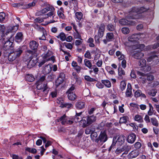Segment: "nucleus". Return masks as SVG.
<instances>
[{
  "instance_id": "23",
  "label": "nucleus",
  "mask_w": 159,
  "mask_h": 159,
  "mask_svg": "<svg viewBox=\"0 0 159 159\" xmlns=\"http://www.w3.org/2000/svg\"><path fill=\"white\" fill-rule=\"evenodd\" d=\"M120 61L122 60L121 62V65L122 67L125 68L126 67V61L124 59V56L123 54H121L120 53Z\"/></svg>"
},
{
  "instance_id": "34",
  "label": "nucleus",
  "mask_w": 159,
  "mask_h": 159,
  "mask_svg": "<svg viewBox=\"0 0 159 159\" xmlns=\"http://www.w3.org/2000/svg\"><path fill=\"white\" fill-rule=\"evenodd\" d=\"M58 39H60L61 40L65 41L66 39L65 34L63 32H61L58 36H57Z\"/></svg>"
},
{
  "instance_id": "26",
  "label": "nucleus",
  "mask_w": 159,
  "mask_h": 159,
  "mask_svg": "<svg viewBox=\"0 0 159 159\" xmlns=\"http://www.w3.org/2000/svg\"><path fill=\"white\" fill-rule=\"evenodd\" d=\"M82 113V112L78 113L76 112L75 117L74 118L73 117V121L74 120L75 122H78L79 121V120L82 118V117L81 116V115Z\"/></svg>"
},
{
  "instance_id": "61",
  "label": "nucleus",
  "mask_w": 159,
  "mask_h": 159,
  "mask_svg": "<svg viewBox=\"0 0 159 159\" xmlns=\"http://www.w3.org/2000/svg\"><path fill=\"white\" fill-rule=\"evenodd\" d=\"M143 68V70L144 71H150L151 70V67L150 66L148 65H145Z\"/></svg>"
},
{
  "instance_id": "56",
  "label": "nucleus",
  "mask_w": 159,
  "mask_h": 159,
  "mask_svg": "<svg viewBox=\"0 0 159 159\" xmlns=\"http://www.w3.org/2000/svg\"><path fill=\"white\" fill-rule=\"evenodd\" d=\"M107 28L109 31H112L115 29V26L111 24H109L107 25Z\"/></svg>"
},
{
  "instance_id": "31",
  "label": "nucleus",
  "mask_w": 159,
  "mask_h": 159,
  "mask_svg": "<svg viewBox=\"0 0 159 159\" xmlns=\"http://www.w3.org/2000/svg\"><path fill=\"white\" fill-rule=\"evenodd\" d=\"M102 82L107 88H109L111 86V82L108 80H102Z\"/></svg>"
},
{
  "instance_id": "62",
  "label": "nucleus",
  "mask_w": 159,
  "mask_h": 159,
  "mask_svg": "<svg viewBox=\"0 0 159 159\" xmlns=\"http://www.w3.org/2000/svg\"><path fill=\"white\" fill-rule=\"evenodd\" d=\"M5 30V27L3 25L0 24V33L1 32V34L3 35V34L4 30Z\"/></svg>"
},
{
  "instance_id": "18",
  "label": "nucleus",
  "mask_w": 159,
  "mask_h": 159,
  "mask_svg": "<svg viewBox=\"0 0 159 159\" xmlns=\"http://www.w3.org/2000/svg\"><path fill=\"white\" fill-rule=\"evenodd\" d=\"M71 66L78 73H79L81 69V67L78 65L77 63L75 61H73L71 63Z\"/></svg>"
},
{
  "instance_id": "41",
  "label": "nucleus",
  "mask_w": 159,
  "mask_h": 159,
  "mask_svg": "<svg viewBox=\"0 0 159 159\" xmlns=\"http://www.w3.org/2000/svg\"><path fill=\"white\" fill-rule=\"evenodd\" d=\"M43 21V17H39L34 20V24L33 25V26L34 24H36V23H40Z\"/></svg>"
},
{
  "instance_id": "8",
  "label": "nucleus",
  "mask_w": 159,
  "mask_h": 159,
  "mask_svg": "<svg viewBox=\"0 0 159 159\" xmlns=\"http://www.w3.org/2000/svg\"><path fill=\"white\" fill-rule=\"evenodd\" d=\"M104 30L105 25L103 24H101L99 27L98 35H95L94 37L96 42L99 43V39L103 36Z\"/></svg>"
},
{
  "instance_id": "30",
  "label": "nucleus",
  "mask_w": 159,
  "mask_h": 159,
  "mask_svg": "<svg viewBox=\"0 0 159 159\" xmlns=\"http://www.w3.org/2000/svg\"><path fill=\"white\" fill-rule=\"evenodd\" d=\"M134 120L135 121L139 123L142 122L143 121L142 117L139 114H137L135 116Z\"/></svg>"
},
{
  "instance_id": "46",
  "label": "nucleus",
  "mask_w": 159,
  "mask_h": 159,
  "mask_svg": "<svg viewBox=\"0 0 159 159\" xmlns=\"http://www.w3.org/2000/svg\"><path fill=\"white\" fill-rule=\"evenodd\" d=\"M157 57V55L154 53H152L150 56L148 57L147 60L148 61L150 62L154 58Z\"/></svg>"
},
{
  "instance_id": "22",
  "label": "nucleus",
  "mask_w": 159,
  "mask_h": 159,
  "mask_svg": "<svg viewBox=\"0 0 159 159\" xmlns=\"http://www.w3.org/2000/svg\"><path fill=\"white\" fill-rule=\"evenodd\" d=\"M51 66V65L48 64L44 67L43 72L44 74H47L50 73L52 70Z\"/></svg>"
},
{
  "instance_id": "15",
  "label": "nucleus",
  "mask_w": 159,
  "mask_h": 159,
  "mask_svg": "<svg viewBox=\"0 0 159 159\" xmlns=\"http://www.w3.org/2000/svg\"><path fill=\"white\" fill-rule=\"evenodd\" d=\"M136 139V136L135 134L132 133L129 135L127 139V142L130 143H133L135 141Z\"/></svg>"
},
{
  "instance_id": "44",
  "label": "nucleus",
  "mask_w": 159,
  "mask_h": 159,
  "mask_svg": "<svg viewBox=\"0 0 159 159\" xmlns=\"http://www.w3.org/2000/svg\"><path fill=\"white\" fill-rule=\"evenodd\" d=\"M124 151H125V152L123 153V155L124 154H126L128 153L129 150L127 149V146L126 145H125V146H123L121 148V149L120 150V152H122Z\"/></svg>"
},
{
  "instance_id": "2",
  "label": "nucleus",
  "mask_w": 159,
  "mask_h": 159,
  "mask_svg": "<svg viewBox=\"0 0 159 159\" xmlns=\"http://www.w3.org/2000/svg\"><path fill=\"white\" fill-rule=\"evenodd\" d=\"M148 9L144 7L140 8L133 7L131 8L129 12L128 18L129 19H136L141 18L140 14L148 11Z\"/></svg>"
},
{
  "instance_id": "52",
  "label": "nucleus",
  "mask_w": 159,
  "mask_h": 159,
  "mask_svg": "<svg viewBox=\"0 0 159 159\" xmlns=\"http://www.w3.org/2000/svg\"><path fill=\"white\" fill-rule=\"evenodd\" d=\"M87 124L86 121L85 120H81L80 121V125L81 126L84 127L87 126Z\"/></svg>"
},
{
  "instance_id": "1",
  "label": "nucleus",
  "mask_w": 159,
  "mask_h": 159,
  "mask_svg": "<svg viewBox=\"0 0 159 159\" xmlns=\"http://www.w3.org/2000/svg\"><path fill=\"white\" fill-rule=\"evenodd\" d=\"M18 27L19 25H16L9 27L7 29L6 33L3 35V37L6 38L8 39L4 44L3 49L4 50L7 51L13 50V43L10 41L9 39H12V37L17 30Z\"/></svg>"
},
{
  "instance_id": "48",
  "label": "nucleus",
  "mask_w": 159,
  "mask_h": 159,
  "mask_svg": "<svg viewBox=\"0 0 159 159\" xmlns=\"http://www.w3.org/2000/svg\"><path fill=\"white\" fill-rule=\"evenodd\" d=\"M150 108L148 111V114L150 116L152 115L154 113L153 108L151 104H149Z\"/></svg>"
},
{
  "instance_id": "28",
  "label": "nucleus",
  "mask_w": 159,
  "mask_h": 159,
  "mask_svg": "<svg viewBox=\"0 0 159 159\" xmlns=\"http://www.w3.org/2000/svg\"><path fill=\"white\" fill-rule=\"evenodd\" d=\"M83 15L81 12H76L75 13V18L79 20H81L83 19Z\"/></svg>"
},
{
  "instance_id": "13",
  "label": "nucleus",
  "mask_w": 159,
  "mask_h": 159,
  "mask_svg": "<svg viewBox=\"0 0 159 159\" xmlns=\"http://www.w3.org/2000/svg\"><path fill=\"white\" fill-rule=\"evenodd\" d=\"M37 62V59L36 57H33L29 61L27 64V67L29 68L34 66Z\"/></svg>"
},
{
  "instance_id": "4",
  "label": "nucleus",
  "mask_w": 159,
  "mask_h": 159,
  "mask_svg": "<svg viewBox=\"0 0 159 159\" xmlns=\"http://www.w3.org/2000/svg\"><path fill=\"white\" fill-rule=\"evenodd\" d=\"M41 57L43 58V61L39 64V67L46 62L49 61H51L53 62H54L55 60V57L52 56V52L50 50H48L47 52L42 54Z\"/></svg>"
},
{
  "instance_id": "49",
  "label": "nucleus",
  "mask_w": 159,
  "mask_h": 159,
  "mask_svg": "<svg viewBox=\"0 0 159 159\" xmlns=\"http://www.w3.org/2000/svg\"><path fill=\"white\" fill-rule=\"evenodd\" d=\"M126 86V84L125 81H122L121 82L120 87L122 90L125 89Z\"/></svg>"
},
{
  "instance_id": "16",
  "label": "nucleus",
  "mask_w": 159,
  "mask_h": 159,
  "mask_svg": "<svg viewBox=\"0 0 159 159\" xmlns=\"http://www.w3.org/2000/svg\"><path fill=\"white\" fill-rule=\"evenodd\" d=\"M39 45V43L34 40H32L30 43V48L34 50H35L37 49Z\"/></svg>"
},
{
  "instance_id": "20",
  "label": "nucleus",
  "mask_w": 159,
  "mask_h": 159,
  "mask_svg": "<svg viewBox=\"0 0 159 159\" xmlns=\"http://www.w3.org/2000/svg\"><path fill=\"white\" fill-rule=\"evenodd\" d=\"M139 154V152L137 150H134L131 152L128 155V158H133L137 157Z\"/></svg>"
},
{
  "instance_id": "29",
  "label": "nucleus",
  "mask_w": 159,
  "mask_h": 159,
  "mask_svg": "<svg viewBox=\"0 0 159 159\" xmlns=\"http://www.w3.org/2000/svg\"><path fill=\"white\" fill-rule=\"evenodd\" d=\"M75 106L77 109H81L84 107L85 103L84 102H78L76 103Z\"/></svg>"
},
{
  "instance_id": "35",
  "label": "nucleus",
  "mask_w": 159,
  "mask_h": 159,
  "mask_svg": "<svg viewBox=\"0 0 159 159\" xmlns=\"http://www.w3.org/2000/svg\"><path fill=\"white\" fill-rule=\"evenodd\" d=\"M26 80L29 82H32L34 80V76L31 74L27 75L25 77Z\"/></svg>"
},
{
  "instance_id": "63",
  "label": "nucleus",
  "mask_w": 159,
  "mask_h": 159,
  "mask_svg": "<svg viewBox=\"0 0 159 159\" xmlns=\"http://www.w3.org/2000/svg\"><path fill=\"white\" fill-rule=\"evenodd\" d=\"M102 64V61L101 60H99L96 62V65L98 67H101Z\"/></svg>"
},
{
  "instance_id": "9",
  "label": "nucleus",
  "mask_w": 159,
  "mask_h": 159,
  "mask_svg": "<svg viewBox=\"0 0 159 159\" xmlns=\"http://www.w3.org/2000/svg\"><path fill=\"white\" fill-rule=\"evenodd\" d=\"M33 27L38 30L41 31L43 34L41 37L39 38V39L40 40H45L46 38L44 34L45 32V30L44 28L36 24H34L33 25Z\"/></svg>"
},
{
  "instance_id": "5",
  "label": "nucleus",
  "mask_w": 159,
  "mask_h": 159,
  "mask_svg": "<svg viewBox=\"0 0 159 159\" xmlns=\"http://www.w3.org/2000/svg\"><path fill=\"white\" fill-rule=\"evenodd\" d=\"M45 79V76H42L36 83L37 89L40 90L43 92L46 90L48 88L47 84L43 83Z\"/></svg>"
},
{
  "instance_id": "55",
  "label": "nucleus",
  "mask_w": 159,
  "mask_h": 159,
  "mask_svg": "<svg viewBox=\"0 0 159 159\" xmlns=\"http://www.w3.org/2000/svg\"><path fill=\"white\" fill-rule=\"evenodd\" d=\"M5 14L4 12L0 13V22L2 21L5 19Z\"/></svg>"
},
{
  "instance_id": "10",
  "label": "nucleus",
  "mask_w": 159,
  "mask_h": 159,
  "mask_svg": "<svg viewBox=\"0 0 159 159\" xmlns=\"http://www.w3.org/2000/svg\"><path fill=\"white\" fill-rule=\"evenodd\" d=\"M143 35V34H134L128 37V40L130 42H133L137 41L141 37H142Z\"/></svg>"
},
{
  "instance_id": "21",
  "label": "nucleus",
  "mask_w": 159,
  "mask_h": 159,
  "mask_svg": "<svg viewBox=\"0 0 159 159\" xmlns=\"http://www.w3.org/2000/svg\"><path fill=\"white\" fill-rule=\"evenodd\" d=\"M23 38V35L22 33L19 32L17 33L15 36V40L17 42H20Z\"/></svg>"
},
{
  "instance_id": "42",
  "label": "nucleus",
  "mask_w": 159,
  "mask_h": 159,
  "mask_svg": "<svg viewBox=\"0 0 159 159\" xmlns=\"http://www.w3.org/2000/svg\"><path fill=\"white\" fill-rule=\"evenodd\" d=\"M157 92L156 90L154 89H152L150 90L148 92V94L150 96H154L156 95Z\"/></svg>"
},
{
  "instance_id": "50",
  "label": "nucleus",
  "mask_w": 159,
  "mask_h": 159,
  "mask_svg": "<svg viewBox=\"0 0 159 159\" xmlns=\"http://www.w3.org/2000/svg\"><path fill=\"white\" fill-rule=\"evenodd\" d=\"M63 12H62L61 11H58L57 12V14L58 16L60 18L62 19H64L65 18V16L63 14Z\"/></svg>"
},
{
  "instance_id": "57",
  "label": "nucleus",
  "mask_w": 159,
  "mask_h": 159,
  "mask_svg": "<svg viewBox=\"0 0 159 159\" xmlns=\"http://www.w3.org/2000/svg\"><path fill=\"white\" fill-rule=\"evenodd\" d=\"M122 32L124 34H127L129 33V29L126 27H123L122 29Z\"/></svg>"
},
{
  "instance_id": "6",
  "label": "nucleus",
  "mask_w": 159,
  "mask_h": 159,
  "mask_svg": "<svg viewBox=\"0 0 159 159\" xmlns=\"http://www.w3.org/2000/svg\"><path fill=\"white\" fill-rule=\"evenodd\" d=\"M137 74L140 76L139 77L141 79V81L143 84H144L146 82V79L148 81L150 82H152L154 79V77L151 75H145L140 71L137 72Z\"/></svg>"
},
{
  "instance_id": "27",
  "label": "nucleus",
  "mask_w": 159,
  "mask_h": 159,
  "mask_svg": "<svg viewBox=\"0 0 159 159\" xmlns=\"http://www.w3.org/2000/svg\"><path fill=\"white\" fill-rule=\"evenodd\" d=\"M127 87V89L125 93L127 97H129L132 94L131 84L129 83L128 84Z\"/></svg>"
},
{
  "instance_id": "24",
  "label": "nucleus",
  "mask_w": 159,
  "mask_h": 159,
  "mask_svg": "<svg viewBox=\"0 0 159 159\" xmlns=\"http://www.w3.org/2000/svg\"><path fill=\"white\" fill-rule=\"evenodd\" d=\"M96 120V117L94 116H91L88 117L87 121V123L89 125L91 124L93 122L95 121Z\"/></svg>"
},
{
  "instance_id": "45",
  "label": "nucleus",
  "mask_w": 159,
  "mask_h": 159,
  "mask_svg": "<svg viewBox=\"0 0 159 159\" xmlns=\"http://www.w3.org/2000/svg\"><path fill=\"white\" fill-rule=\"evenodd\" d=\"M151 120L152 124L156 126L158 125V123L157 120L154 118H152L151 119Z\"/></svg>"
},
{
  "instance_id": "53",
  "label": "nucleus",
  "mask_w": 159,
  "mask_h": 159,
  "mask_svg": "<svg viewBox=\"0 0 159 159\" xmlns=\"http://www.w3.org/2000/svg\"><path fill=\"white\" fill-rule=\"evenodd\" d=\"M134 148L136 149L137 150L141 148V144L139 142H137L134 144Z\"/></svg>"
},
{
  "instance_id": "59",
  "label": "nucleus",
  "mask_w": 159,
  "mask_h": 159,
  "mask_svg": "<svg viewBox=\"0 0 159 159\" xmlns=\"http://www.w3.org/2000/svg\"><path fill=\"white\" fill-rule=\"evenodd\" d=\"M64 45L68 49L71 50L73 48V46L71 43H65Z\"/></svg>"
},
{
  "instance_id": "11",
  "label": "nucleus",
  "mask_w": 159,
  "mask_h": 159,
  "mask_svg": "<svg viewBox=\"0 0 159 159\" xmlns=\"http://www.w3.org/2000/svg\"><path fill=\"white\" fill-rule=\"evenodd\" d=\"M22 52V50L21 49L19 48L17 50L15 51L14 53V55L15 56L12 58H11V57L12 56L11 54H10L9 56L8 60L10 61H13V60H14L16 57H19L20 55Z\"/></svg>"
},
{
  "instance_id": "19",
  "label": "nucleus",
  "mask_w": 159,
  "mask_h": 159,
  "mask_svg": "<svg viewBox=\"0 0 159 159\" xmlns=\"http://www.w3.org/2000/svg\"><path fill=\"white\" fill-rule=\"evenodd\" d=\"M99 139L101 142H105L107 140V136L105 131L101 132L99 137Z\"/></svg>"
},
{
  "instance_id": "47",
  "label": "nucleus",
  "mask_w": 159,
  "mask_h": 159,
  "mask_svg": "<svg viewBox=\"0 0 159 159\" xmlns=\"http://www.w3.org/2000/svg\"><path fill=\"white\" fill-rule=\"evenodd\" d=\"M27 151L32 153H35L37 152V150L34 148H27L25 149Z\"/></svg>"
},
{
  "instance_id": "58",
  "label": "nucleus",
  "mask_w": 159,
  "mask_h": 159,
  "mask_svg": "<svg viewBox=\"0 0 159 159\" xmlns=\"http://www.w3.org/2000/svg\"><path fill=\"white\" fill-rule=\"evenodd\" d=\"M84 57L88 59L91 58V55L90 52L89 51H87L84 55Z\"/></svg>"
},
{
  "instance_id": "39",
  "label": "nucleus",
  "mask_w": 159,
  "mask_h": 159,
  "mask_svg": "<svg viewBox=\"0 0 159 159\" xmlns=\"http://www.w3.org/2000/svg\"><path fill=\"white\" fill-rule=\"evenodd\" d=\"M84 63L86 66L89 69H92L91 67L92 64L89 60H85L84 61Z\"/></svg>"
},
{
  "instance_id": "43",
  "label": "nucleus",
  "mask_w": 159,
  "mask_h": 159,
  "mask_svg": "<svg viewBox=\"0 0 159 159\" xmlns=\"http://www.w3.org/2000/svg\"><path fill=\"white\" fill-rule=\"evenodd\" d=\"M73 35L75 39H79L81 40H82V39H81V36L79 33L78 31H75V32H74V33Z\"/></svg>"
},
{
  "instance_id": "36",
  "label": "nucleus",
  "mask_w": 159,
  "mask_h": 159,
  "mask_svg": "<svg viewBox=\"0 0 159 159\" xmlns=\"http://www.w3.org/2000/svg\"><path fill=\"white\" fill-rule=\"evenodd\" d=\"M106 39L108 41H110L114 38V35L112 33H108L107 34Z\"/></svg>"
},
{
  "instance_id": "3",
  "label": "nucleus",
  "mask_w": 159,
  "mask_h": 159,
  "mask_svg": "<svg viewBox=\"0 0 159 159\" xmlns=\"http://www.w3.org/2000/svg\"><path fill=\"white\" fill-rule=\"evenodd\" d=\"M145 45L143 44H139L138 43H136L133 46V48L134 50L139 49V50L135 51L134 54V57L137 59L140 58L144 56L143 53L141 52V51L144 50Z\"/></svg>"
},
{
  "instance_id": "14",
  "label": "nucleus",
  "mask_w": 159,
  "mask_h": 159,
  "mask_svg": "<svg viewBox=\"0 0 159 159\" xmlns=\"http://www.w3.org/2000/svg\"><path fill=\"white\" fill-rule=\"evenodd\" d=\"M64 75L63 73L61 74L56 81V85L57 87L62 83L64 80Z\"/></svg>"
},
{
  "instance_id": "7",
  "label": "nucleus",
  "mask_w": 159,
  "mask_h": 159,
  "mask_svg": "<svg viewBox=\"0 0 159 159\" xmlns=\"http://www.w3.org/2000/svg\"><path fill=\"white\" fill-rule=\"evenodd\" d=\"M73 117H69L65 115L61 116L60 118L57 120L58 121H61L62 125L68 124L71 125L73 123Z\"/></svg>"
},
{
  "instance_id": "17",
  "label": "nucleus",
  "mask_w": 159,
  "mask_h": 159,
  "mask_svg": "<svg viewBox=\"0 0 159 159\" xmlns=\"http://www.w3.org/2000/svg\"><path fill=\"white\" fill-rule=\"evenodd\" d=\"M75 46L77 47V50L79 51H80L82 50V49L79 48V46L81 45L83 48H84L85 45L83 44V42L80 40H75Z\"/></svg>"
},
{
  "instance_id": "12",
  "label": "nucleus",
  "mask_w": 159,
  "mask_h": 159,
  "mask_svg": "<svg viewBox=\"0 0 159 159\" xmlns=\"http://www.w3.org/2000/svg\"><path fill=\"white\" fill-rule=\"evenodd\" d=\"M135 21L131 20L122 19L120 20V24L123 25H135Z\"/></svg>"
},
{
  "instance_id": "64",
  "label": "nucleus",
  "mask_w": 159,
  "mask_h": 159,
  "mask_svg": "<svg viewBox=\"0 0 159 159\" xmlns=\"http://www.w3.org/2000/svg\"><path fill=\"white\" fill-rule=\"evenodd\" d=\"M84 78L86 80L89 81L93 82L94 80V79L91 78L90 77L87 75L85 76Z\"/></svg>"
},
{
  "instance_id": "51",
  "label": "nucleus",
  "mask_w": 159,
  "mask_h": 159,
  "mask_svg": "<svg viewBox=\"0 0 159 159\" xmlns=\"http://www.w3.org/2000/svg\"><path fill=\"white\" fill-rule=\"evenodd\" d=\"M128 117L127 116H124L120 118V123H125L127 120Z\"/></svg>"
},
{
  "instance_id": "54",
  "label": "nucleus",
  "mask_w": 159,
  "mask_h": 159,
  "mask_svg": "<svg viewBox=\"0 0 159 159\" xmlns=\"http://www.w3.org/2000/svg\"><path fill=\"white\" fill-rule=\"evenodd\" d=\"M126 137L124 135L120 136V144H123L125 142Z\"/></svg>"
},
{
  "instance_id": "33",
  "label": "nucleus",
  "mask_w": 159,
  "mask_h": 159,
  "mask_svg": "<svg viewBox=\"0 0 159 159\" xmlns=\"http://www.w3.org/2000/svg\"><path fill=\"white\" fill-rule=\"evenodd\" d=\"M36 3V2L34 1L32 2L25 5L23 8L24 9H27L33 7L35 5Z\"/></svg>"
},
{
  "instance_id": "37",
  "label": "nucleus",
  "mask_w": 159,
  "mask_h": 159,
  "mask_svg": "<svg viewBox=\"0 0 159 159\" xmlns=\"http://www.w3.org/2000/svg\"><path fill=\"white\" fill-rule=\"evenodd\" d=\"M146 61L145 60L142 59L139 60V65L141 68L143 67L146 65Z\"/></svg>"
},
{
  "instance_id": "38",
  "label": "nucleus",
  "mask_w": 159,
  "mask_h": 159,
  "mask_svg": "<svg viewBox=\"0 0 159 159\" xmlns=\"http://www.w3.org/2000/svg\"><path fill=\"white\" fill-rule=\"evenodd\" d=\"M61 102V104L60 106V107H66L68 108H70L72 106V105L71 104L65 103H62L61 102H59V103Z\"/></svg>"
},
{
  "instance_id": "40",
  "label": "nucleus",
  "mask_w": 159,
  "mask_h": 159,
  "mask_svg": "<svg viewBox=\"0 0 159 159\" xmlns=\"http://www.w3.org/2000/svg\"><path fill=\"white\" fill-rule=\"evenodd\" d=\"M94 42L93 39L92 38H90L88 40V43H89V46L91 47H93L95 46L94 44L93 43Z\"/></svg>"
},
{
  "instance_id": "60",
  "label": "nucleus",
  "mask_w": 159,
  "mask_h": 159,
  "mask_svg": "<svg viewBox=\"0 0 159 159\" xmlns=\"http://www.w3.org/2000/svg\"><path fill=\"white\" fill-rule=\"evenodd\" d=\"M141 91L139 90H137L134 93V96L136 98H138L140 96Z\"/></svg>"
},
{
  "instance_id": "32",
  "label": "nucleus",
  "mask_w": 159,
  "mask_h": 159,
  "mask_svg": "<svg viewBox=\"0 0 159 159\" xmlns=\"http://www.w3.org/2000/svg\"><path fill=\"white\" fill-rule=\"evenodd\" d=\"M68 99L70 100H74L76 98V96L74 93H70L68 94Z\"/></svg>"
},
{
  "instance_id": "25",
  "label": "nucleus",
  "mask_w": 159,
  "mask_h": 159,
  "mask_svg": "<svg viewBox=\"0 0 159 159\" xmlns=\"http://www.w3.org/2000/svg\"><path fill=\"white\" fill-rule=\"evenodd\" d=\"M159 47V42H158L155 43L153 46H148L146 47L144 49V51H147L151 50L152 48L153 49Z\"/></svg>"
}]
</instances>
